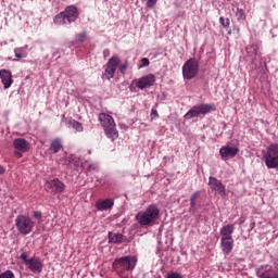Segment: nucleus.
Here are the masks:
<instances>
[{"instance_id":"obj_40","label":"nucleus","mask_w":278,"mask_h":278,"mask_svg":"<svg viewBox=\"0 0 278 278\" xmlns=\"http://www.w3.org/2000/svg\"><path fill=\"white\" fill-rule=\"evenodd\" d=\"M228 36H231V30H228Z\"/></svg>"},{"instance_id":"obj_21","label":"nucleus","mask_w":278,"mask_h":278,"mask_svg":"<svg viewBox=\"0 0 278 278\" xmlns=\"http://www.w3.org/2000/svg\"><path fill=\"white\" fill-rule=\"evenodd\" d=\"M62 148H63L62 140H60V139H54L50 143V150L53 153H60V151H62Z\"/></svg>"},{"instance_id":"obj_32","label":"nucleus","mask_w":278,"mask_h":278,"mask_svg":"<svg viewBox=\"0 0 278 278\" xmlns=\"http://www.w3.org/2000/svg\"><path fill=\"white\" fill-rule=\"evenodd\" d=\"M160 114L157 113V110L152 109L151 111V121H154V118H159Z\"/></svg>"},{"instance_id":"obj_28","label":"nucleus","mask_w":278,"mask_h":278,"mask_svg":"<svg viewBox=\"0 0 278 278\" xmlns=\"http://www.w3.org/2000/svg\"><path fill=\"white\" fill-rule=\"evenodd\" d=\"M165 278H184V276L177 271H172V273L167 274V276Z\"/></svg>"},{"instance_id":"obj_18","label":"nucleus","mask_w":278,"mask_h":278,"mask_svg":"<svg viewBox=\"0 0 278 278\" xmlns=\"http://www.w3.org/2000/svg\"><path fill=\"white\" fill-rule=\"evenodd\" d=\"M96 207L99 212H105L108 210H112V207H114V200L113 199L100 200L96 203Z\"/></svg>"},{"instance_id":"obj_11","label":"nucleus","mask_w":278,"mask_h":278,"mask_svg":"<svg viewBox=\"0 0 278 278\" xmlns=\"http://www.w3.org/2000/svg\"><path fill=\"white\" fill-rule=\"evenodd\" d=\"M118 64H121V58L116 55L112 56L105 65L102 77L108 80L113 79L116 74V68H118Z\"/></svg>"},{"instance_id":"obj_14","label":"nucleus","mask_w":278,"mask_h":278,"mask_svg":"<svg viewBox=\"0 0 278 278\" xmlns=\"http://www.w3.org/2000/svg\"><path fill=\"white\" fill-rule=\"evenodd\" d=\"M238 153H240V149L233 148L229 144L223 146L219 149V155H220L222 160H231L232 157H236V155H238Z\"/></svg>"},{"instance_id":"obj_24","label":"nucleus","mask_w":278,"mask_h":278,"mask_svg":"<svg viewBox=\"0 0 278 278\" xmlns=\"http://www.w3.org/2000/svg\"><path fill=\"white\" fill-rule=\"evenodd\" d=\"M236 16L238 21H247V14L242 9H237Z\"/></svg>"},{"instance_id":"obj_15","label":"nucleus","mask_w":278,"mask_h":278,"mask_svg":"<svg viewBox=\"0 0 278 278\" xmlns=\"http://www.w3.org/2000/svg\"><path fill=\"white\" fill-rule=\"evenodd\" d=\"M66 186L64 182L60 181V179L55 178L53 180H50L46 184V189L50 190V192H55L59 194H62V192L65 190Z\"/></svg>"},{"instance_id":"obj_7","label":"nucleus","mask_w":278,"mask_h":278,"mask_svg":"<svg viewBox=\"0 0 278 278\" xmlns=\"http://www.w3.org/2000/svg\"><path fill=\"white\" fill-rule=\"evenodd\" d=\"M36 223L31 220V218L27 215H18L15 218V227L17 228V231L22 233V236H27L28 233H31L34 231Z\"/></svg>"},{"instance_id":"obj_9","label":"nucleus","mask_w":278,"mask_h":278,"mask_svg":"<svg viewBox=\"0 0 278 278\" xmlns=\"http://www.w3.org/2000/svg\"><path fill=\"white\" fill-rule=\"evenodd\" d=\"M210 112H216V105L214 104L195 105L185 114V118L187 121H190V118H197V116H201V114L205 116V114H210Z\"/></svg>"},{"instance_id":"obj_22","label":"nucleus","mask_w":278,"mask_h":278,"mask_svg":"<svg viewBox=\"0 0 278 278\" xmlns=\"http://www.w3.org/2000/svg\"><path fill=\"white\" fill-rule=\"evenodd\" d=\"M201 197V191H195L190 197V210L194 212L197 210V201H199V198Z\"/></svg>"},{"instance_id":"obj_35","label":"nucleus","mask_w":278,"mask_h":278,"mask_svg":"<svg viewBox=\"0 0 278 278\" xmlns=\"http://www.w3.org/2000/svg\"><path fill=\"white\" fill-rule=\"evenodd\" d=\"M103 55H104V58H108V55H110V50L105 49V50L103 51Z\"/></svg>"},{"instance_id":"obj_19","label":"nucleus","mask_w":278,"mask_h":278,"mask_svg":"<svg viewBox=\"0 0 278 278\" xmlns=\"http://www.w3.org/2000/svg\"><path fill=\"white\" fill-rule=\"evenodd\" d=\"M245 51H247L248 55L250 58H252L253 60H255V58H260V55H262L260 53V46H257V45H251V46L247 47Z\"/></svg>"},{"instance_id":"obj_23","label":"nucleus","mask_w":278,"mask_h":278,"mask_svg":"<svg viewBox=\"0 0 278 278\" xmlns=\"http://www.w3.org/2000/svg\"><path fill=\"white\" fill-rule=\"evenodd\" d=\"M127 68H129V61H125L124 63L118 64V71L122 75H125Z\"/></svg>"},{"instance_id":"obj_2","label":"nucleus","mask_w":278,"mask_h":278,"mask_svg":"<svg viewBox=\"0 0 278 278\" xmlns=\"http://www.w3.org/2000/svg\"><path fill=\"white\" fill-rule=\"evenodd\" d=\"M233 231H236L233 224H228L219 230L222 236L220 249L225 255H229L233 251Z\"/></svg>"},{"instance_id":"obj_37","label":"nucleus","mask_w":278,"mask_h":278,"mask_svg":"<svg viewBox=\"0 0 278 278\" xmlns=\"http://www.w3.org/2000/svg\"><path fill=\"white\" fill-rule=\"evenodd\" d=\"M3 173H5V168H3L2 165H0V175H3Z\"/></svg>"},{"instance_id":"obj_20","label":"nucleus","mask_w":278,"mask_h":278,"mask_svg":"<svg viewBox=\"0 0 278 278\" xmlns=\"http://www.w3.org/2000/svg\"><path fill=\"white\" fill-rule=\"evenodd\" d=\"M125 236H123L122 233L109 232V242H112L113 244H121Z\"/></svg>"},{"instance_id":"obj_12","label":"nucleus","mask_w":278,"mask_h":278,"mask_svg":"<svg viewBox=\"0 0 278 278\" xmlns=\"http://www.w3.org/2000/svg\"><path fill=\"white\" fill-rule=\"evenodd\" d=\"M208 187L211 188L212 192H215V194H218L219 197H227V189L225 188V185H223V181L218 180L216 177H208Z\"/></svg>"},{"instance_id":"obj_6","label":"nucleus","mask_w":278,"mask_h":278,"mask_svg":"<svg viewBox=\"0 0 278 278\" xmlns=\"http://www.w3.org/2000/svg\"><path fill=\"white\" fill-rule=\"evenodd\" d=\"M20 260H22L23 264H25L26 268L34 273L35 275H40L45 268V263L38 256L27 257V253L23 252L20 255Z\"/></svg>"},{"instance_id":"obj_36","label":"nucleus","mask_w":278,"mask_h":278,"mask_svg":"<svg viewBox=\"0 0 278 278\" xmlns=\"http://www.w3.org/2000/svg\"><path fill=\"white\" fill-rule=\"evenodd\" d=\"M15 157H23V153L15 151Z\"/></svg>"},{"instance_id":"obj_33","label":"nucleus","mask_w":278,"mask_h":278,"mask_svg":"<svg viewBox=\"0 0 278 278\" xmlns=\"http://www.w3.org/2000/svg\"><path fill=\"white\" fill-rule=\"evenodd\" d=\"M149 64H151V62L149 61V59L148 58H143V59H141V68H142V66H149Z\"/></svg>"},{"instance_id":"obj_30","label":"nucleus","mask_w":278,"mask_h":278,"mask_svg":"<svg viewBox=\"0 0 278 278\" xmlns=\"http://www.w3.org/2000/svg\"><path fill=\"white\" fill-rule=\"evenodd\" d=\"M219 23L225 28L229 27V18L219 17Z\"/></svg>"},{"instance_id":"obj_8","label":"nucleus","mask_w":278,"mask_h":278,"mask_svg":"<svg viewBox=\"0 0 278 278\" xmlns=\"http://www.w3.org/2000/svg\"><path fill=\"white\" fill-rule=\"evenodd\" d=\"M199 75V61L191 58L185 62L182 65V77L184 79H194Z\"/></svg>"},{"instance_id":"obj_16","label":"nucleus","mask_w":278,"mask_h":278,"mask_svg":"<svg viewBox=\"0 0 278 278\" xmlns=\"http://www.w3.org/2000/svg\"><path fill=\"white\" fill-rule=\"evenodd\" d=\"M0 79L3 84L4 90H8V88H10L14 84V80L12 79V72L8 70L0 71Z\"/></svg>"},{"instance_id":"obj_4","label":"nucleus","mask_w":278,"mask_h":278,"mask_svg":"<svg viewBox=\"0 0 278 278\" xmlns=\"http://www.w3.org/2000/svg\"><path fill=\"white\" fill-rule=\"evenodd\" d=\"M99 121L104 129V134L106 138L114 141L118 138V130L116 129V123L114 122V117L106 113L99 114Z\"/></svg>"},{"instance_id":"obj_27","label":"nucleus","mask_w":278,"mask_h":278,"mask_svg":"<svg viewBox=\"0 0 278 278\" xmlns=\"http://www.w3.org/2000/svg\"><path fill=\"white\" fill-rule=\"evenodd\" d=\"M72 125L73 128L76 129V131H84V126L81 125V123L74 121Z\"/></svg>"},{"instance_id":"obj_10","label":"nucleus","mask_w":278,"mask_h":278,"mask_svg":"<svg viewBox=\"0 0 278 278\" xmlns=\"http://www.w3.org/2000/svg\"><path fill=\"white\" fill-rule=\"evenodd\" d=\"M264 160L267 168H276L278 170V143H274L267 148Z\"/></svg>"},{"instance_id":"obj_1","label":"nucleus","mask_w":278,"mask_h":278,"mask_svg":"<svg viewBox=\"0 0 278 278\" xmlns=\"http://www.w3.org/2000/svg\"><path fill=\"white\" fill-rule=\"evenodd\" d=\"M135 218L141 227L155 225V222L160 218V208H157V205L151 204L144 211H140Z\"/></svg>"},{"instance_id":"obj_26","label":"nucleus","mask_w":278,"mask_h":278,"mask_svg":"<svg viewBox=\"0 0 278 278\" xmlns=\"http://www.w3.org/2000/svg\"><path fill=\"white\" fill-rule=\"evenodd\" d=\"M87 37H88V34L86 31L77 34L76 35V41L77 42H84V40H86Z\"/></svg>"},{"instance_id":"obj_29","label":"nucleus","mask_w":278,"mask_h":278,"mask_svg":"<svg viewBox=\"0 0 278 278\" xmlns=\"http://www.w3.org/2000/svg\"><path fill=\"white\" fill-rule=\"evenodd\" d=\"M260 277L261 278H278V273H274V274L261 273Z\"/></svg>"},{"instance_id":"obj_39","label":"nucleus","mask_w":278,"mask_h":278,"mask_svg":"<svg viewBox=\"0 0 278 278\" xmlns=\"http://www.w3.org/2000/svg\"><path fill=\"white\" fill-rule=\"evenodd\" d=\"M68 168H75V167H73V163H71V164L68 165Z\"/></svg>"},{"instance_id":"obj_5","label":"nucleus","mask_w":278,"mask_h":278,"mask_svg":"<svg viewBox=\"0 0 278 278\" xmlns=\"http://www.w3.org/2000/svg\"><path fill=\"white\" fill-rule=\"evenodd\" d=\"M137 262L135 256H123L113 262V268L119 277L125 278V271L134 270Z\"/></svg>"},{"instance_id":"obj_31","label":"nucleus","mask_w":278,"mask_h":278,"mask_svg":"<svg viewBox=\"0 0 278 278\" xmlns=\"http://www.w3.org/2000/svg\"><path fill=\"white\" fill-rule=\"evenodd\" d=\"M157 3V0H148L147 1V8H155V4Z\"/></svg>"},{"instance_id":"obj_17","label":"nucleus","mask_w":278,"mask_h":278,"mask_svg":"<svg viewBox=\"0 0 278 278\" xmlns=\"http://www.w3.org/2000/svg\"><path fill=\"white\" fill-rule=\"evenodd\" d=\"M13 146L16 149V151H20L21 153H27L30 149V144L25 140L24 138H17L13 141Z\"/></svg>"},{"instance_id":"obj_25","label":"nucleus","mask_w":278,"mask_h":278,"mask_svg":"<svg viewBox=\"0 0 278 278\" xmlns=\"http://www.w3.org/2000/svg\"><path fill=\"white\" fill-rule=\"evenodd\" d=\"M0 278H16V276H14V271L8 269L0 274Z\"/></svg>"},{"instance_id":"obj_3","label":"nucleus","mask_w":278,"mask_h":278,"mask_svg":"<svg viewBox=\"0 0 278 278\" xmlns=\"http://www.w3.org/2000/svg\"><path fill=\"white\" fill-rule=\"evenodd\" d=\"M79 18V10L75 5H68L64 11L53 17L54 25H71Z\"/></svg>"},{"instance_id":"obj_41","label":"nucleus","mask_w":278,"mask_h":278,"mask_svg":"<svg viewBox=\"0 0 278 278\" xmlns=\"http://www.w3.org/2000/svg\"><path fill=\"white\" fill-rule=\"evenodd\" d=\"M92 168H94V167H93L92 165H90V166H89V170L92 169Z\"/></svg>"},{"instance_id":"obj_34","label":"nucleus","mask_w":278,"mask_h":278,"mask_svg":"<svg viewBox=\"0 0 278 278\" xmlns=\"http://www.w3.org/2000/svg\"><path fill=\"white\" fill-rule=\"evenodd\" d=\"M34 216H35V218H42V212H40V211H35V212H34Z\"/></svg>"},{"instance_id":"obj_13","label":"nucleus","mask_w":278,"mask_h":278,"mask_svg":"<svg viewBox=\"0 0 278 278\" xmlns=\"http://www.w3.org/2000/svg\"><path fill=\"white\" fill-rule=\"evenodd\" d=\"M153 84H155V75L149 74L139 79L132 80L131 86H136L139 90H144L146 88H151Z\"/></svg>"},{"instance_id":"obj_38","label":"nucleus","mask_w":278,"mask_h":278,"mask_svg":"<svg viewBox=\"0 0 278 278\" xmlns=\"http://www.w3.org/2000/svg\"><path fill=\"white\" fill-rule=\"evenodd\" d=\"M15 56L18 58V60H21L23 58V54L21 53H15Z\"/></svg>"}]
</instances>
